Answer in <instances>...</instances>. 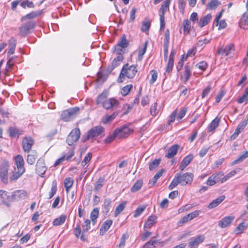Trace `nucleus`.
<instances>
[{
    "label": "nucleus",
    "mask_w": 248,
    "mask_h": 248,
    "mask_svg": "<svg viewBox=\"0 0 248 248\" xmlns=\"http://www.w3.org/2000/svg\"><path fill=\"white\" fill-rule=\"evenodd\" d=\"M193 174L190 172H186L183 174L177 173L171 183L168 186L170 190H172L178 184L182 186L191 184L193 179Z\"/></svg>",
    "instance_id": "f257e3e1"
},
{
    "label": "nucleus",
    "mask_w": 248,
    "mask_h": 248,
    "mask_svg": "<svg viewBox=\"0 0 248 248\" xmlns=\"http://www.w3.org/2000/svg\"><path fill=\"white\" fill-rule=\"evenodd\" d=\"M138 72L137 65H129L126 64L123 66L121 73L118 79L119 83H122L124 81L123 78L126 77L128 78H133Z\"/></svg>",
    "instance_id": "f03ea898"
},
{
    "label": "nucleus",
    "mask_w": 248,
    "mask_h": 248,
    "mask_svg": "<svg viewBox=\"0 0 248 248\" xmlns=\"http://www.w3.org/2000/svg\"><path fill=\"white\" fill-rule=\"evenodd\" d=\"M105 98V95L103 93L99 94L96 99V104L102 103L103 107L106 109L115 108L119 104V101L115 98H111L104 100Z\"/></svg>",
    "instance_id": "7ed1b4c3"
},
{
    "label": "nucleus",
    "mask_w": 248,
    "mask_h": 248,
    "mask_svg": "<svg viewBox=\"0 0 248 248\" xmlns=\"http://www.w3.org/2000/svg\"><path fill=\"white\" fill-rule=\"evenodd\" d=\"M104 131V129L102 126H95L90 129L86 135L83 136L82 140L85 142L90 139H93L100 135Z\"/></svg>",
    "instance_id": "20e7f679"
},
{
    "label": "nucleus",
    "mask_w": 248,
    "mask_h": 248,
    "mask_svg": "<svg viewBox=\"0 0 248 248\" xmlns=\"http://www.w3.org/2000/svg\"><path fill=\"white\" fill-rule=\"evenodd\" d=\"M79 110L78 108L75 107L63 111L61 116V119L64 122L72 120L76 117L77 113L79 111Z\"/></svg>",
    "instance_id": "39448f33"
},
{
    "label": "nucleus",
    "mask_w": 248,
    "mask_h": 248,
    "mask_svg": "<svg viewBox=\"0 0 248 248\" xmlns=\"http://www.w3.org/2000/svg\"><path fill=\"white\" fill-rule=\"evenodd\" d=\"M117 131L118 139H124L133 132V128L129 125L124 124L123 126L115 129Z\"/></svg>",
    "instance_id": "423d86ee"
},
{
    "label": "nucleus",
    "mask_w": 248,
    "mask_h": 248,
    "mask_svg": "<svg viewBox=\"0 0 248 248\" xmlns=\"http://www.w3.org/2000/svg\"><path fill=\"white\" fill-rule=\"evenodd\" d=\"M8 162L4 161L0 165V178L1 181L5 184H7L8 182Z\"/></svg>",
    "instance_id": "0eeeda50"
},
{
    "label": "nucleus",
    "mask_w": 248,
    "mask_h": 248,
    "mask_svg": "<svg viewBox=\"0 0 248 248\" xmlns=\"http://www.w3.org/2000/svg\"><path fill=\"white\" fill-rule=\"evenodd\" d=\"M35 23L34 22H28L19 28V34L21 36L25 37L31 32V31L35 27Z\"/></svg>",
    "instance_id": "6e6552de"
},
{
    "label": "nucleus",
    "mask_w": 248,
    "mask_h": 248,
    "mask_svg": "<svg viewBox=\"0 0 248 248\" xmlns=\"http://www.w3.org/2000/svg\"><path fill=\"white\" fill-rule=\"evenodd\" d=\"M80 130L78 128H75L72 130L68 136L66 142L69 145H72L73 143L78 140L80 137Z\"/></svg>",
    "instance_id": "1a4fd4ad"
},
{
    "label": "nucleus",
    "mask_w": 248,
    "mask_h": 248,
    "mask_svg": "<svg viewBox=\"0 0 248 248\" xmlns=\"http://www.w3.org/2000/svg\"><path fill=\"white\" fill-rule=\"evenodd\" d=\"M36 172L38 175L43 177L45 173L47 167L46 166L44 159L40 158L37 161L36 164Z\"/></svg>",
    "instance_id": "9d476101"
},
{
    "label": "nucleus",
    "mask_w": 248,
    "mask_h": 248,
    "mask_svg": "<svg viewBox=\"0 0 248 248\" xmlns=\"http://www.w3.org/2000/svg\"><path fill=\"white\" fill-rule=\"evenodd\" d=\"M204 239V236L203 235L191 237L188 242V247L189 248H197L199 244L203 242Z\"/></svg>",
    "instance_id": "9b49d317"
},
{
    "label": "nucleus",
    "mask_w": 248,
    "mask_h": 248,
    "mask_svg": "<svg viewBox=\"0 0 248 248\" xmlns=\"http://www.w3.org/2000/svg\"><path fill=\"white\" fill-rule=\"evenodd\" d=\"M235 218L234 216H229L222 218L218 223V226L221 228H225L229 226Z\"/></svg>",
    "instance_id": "f8f14e48"
},
{
    "label": "nucleus",
    "mask_w": 248,
    "mask_h": 248,
    "mask_svg": "<svg viewBox=\"0 0 248 248\" xmlns=\"http://www.w3.org/2000/svg\"><path fill=\"white\" fill-rule=\"evenodd\" d=\"M34 144L33 140L31 137H26L22 140V145L23 150L29 152Z\"/></svg>",
    "instance_id": "ddd939ff"
},
{
    "label": "nucleus",
    "mask_w": 248,
    "mask_h": 248,
    "mask_svg": "<svg viewBox=\"0 0 248 248\" xmlns=\"http://www.w3.org/2000/svg\"><path fill=\"white\" fill-rule=\"evenodd\" d=\"M233 51V45L231 44L226 46L224 48L221 47L219 48L217 53L222 56H226L232 53Z\"/></svg>",
    "instance_id": "4468645a"
},
{
    "label": "nucleus",
    "mask_w": 248,
    "mask_h": 248,
    "mask_svg": "<svg viewBox=\"0 0 248 248\" xmlns=\"http://www.w3.org/2000/svg\"><path fill=\"white\" fill-rule=\"evenodd\" d=\"M27 193L26 191L23 190H19L15 191L13 194V201H18L21 199H25L27 196Z\"/></svg>",
    "instance_id": "2eb2a0df"
},
{
    "label": "nucleus",
    "mask_w": 248,
    "mask_h": 248,
    "mask_svg": "<svg viewBox=\"0 0 248 248\" xmlns=\"http://www.w3.org/2000/svg\"><path fill=\"white\" fill-rule=\"evenodd\" d=\"M6 191L0 190V198L2 202L6 205H8L10 202L13 201L12 195L10 196Z\"/></svg>",
    "instance_id": "dca6fc26"
},
{
    "label": "nucleus",
    "mask_w": 248,
    "mask_h": 248,
    "mask_svg": "<svg viewBox=\"0 0 248 248\" xmlns=\"http://www.w3.org/2000/svg\"><path fill=\"white\" fill-rule=\"evenodd\" d=\"M115 68L114 66L110 64L109 65L105 71L103 73L98 74V78L99 80H102L103 81L105 80L108 75L112 72V71Z\"/></svg>",
    "instance_id": "f3484780"
},
{
    "label": "nucleus",
    "mask_w": 248,
    "mask_h": 248,
    "mask_svg": "<svg viewBox=\"0 0 248 248\" xmlns=\"http://www.w3.org/2000/svg\"><path fill=\"white\" fill-rule=\"evenodd\" d=\"M193 158V155L192 154H189L187 156H186L181 162L180 166L179 169L181 170H183L189 164L191 161L192 160Z\"/></svg>",
    "instance_id": "a211bd4d"
},
{
    "label": "nucleus",
    "mask_w": 248,
    "mask_h": 248,
    "mask_svg": "<svg viewBox=\"0 0 248 248\" xmlns=\"http://www.w3.org/2000/svg\"><path fill=\"white\" fill-rule=\"evenodd\" d=\"M180 148V146L178 144H174L172 145L168 150V153L165 156L168 158H171L173 157L177 153L178 150Z\"/></svg>",
    "instance_id": "6ab92c4d"
},
{
    "label": "nucleus",
    "mask_w": 248,
    "mask_h": 248,
    "mask_svg": "<svg viewBox=\"0 0 248 248\" xmlns=\"http://www.w3.org/2000/svg\"><path fill=\"white\" fill-rule=\"evenodd\" d=\"M157 217L155 215H152L148 217L144 225V229H150L156 222Z\"/></svg>",
    "instance_id": "aec40b11"
},
{
    "label": "nucleus",
    "mask_w": 248,
    "mask_h": 248,
    "mask_svg": "<svg viewBox=\"0 0 248 248\" xmlns=\"http://www.w3.org/2000/svg\"><path fill=\"white\" fill-rule=\"evenodd\" d=\"M15 162L16 165L18 170H20L21 172H25L24 167V161L22 156L21 155H17L15 158Z\"/></svg>",
    "instance_id": "412c9836"
},
{
    "label": "nucleus",
    "mask_w": 248,
    "mask_h": 248,
    "mask_svg": "<svg viewBox=\"0 0 248 248\" xmlns=\"http://www.w3.org/2000/svg\"><path fill=\"white\" fill-rule=\"evenodd\" d=\"M112 224V220L108 219L106 220L102 224L100 229V234L103 235L105 232L109 229Z\"/></svg>",
    "instance_id": "4be33fe9"
},
{
    "label": "nucleus",
    "mask_w": 248,
    "mask_h": 248,
    "mask_svg": "<svg viewBox=\"0 0 248 248\" xmlns=\"http://www.w3.org/2000/svg\"><path fill=\"white\" fill-rule=\"evenodd\" d=\"M118 115V112L115 111L110 115H106L104 116L102 119V121L103 124H107L111 122Z\"/></svg>",
    "instance_id": "5701e85b"
},
{
    "label": "nucleus",
    "mask_w": 248,
    "mask_h": 248,
    "mask_svg": "<svg viewBox=\"0 0 248 248\" xmlns=\"http://www.w3.org/2000/svg\"><path fill=\"white\" fill-rule=\"evenodd\" d=\"M225 198L224 195H221L216 199L213 200L208 206L209 209H213L217 207L220 204Z\"/></svg>",
    "instance_id": "b1692460"
},
{
    "label": "nucleus",
    "mask_w": 248,
    "mask_h": 248,
    "mask_svg": "<svg viewBox=\"0 0 248 248\" xmlns=\"http://www.w3.org/2000/svg\"><path fill=\"white\" fill-rule=\"evenodd\" d=\"M37 157V153L36 151H32L27 156V161L30 165L34 164Z\"/></svg>",
    "instance_id": "393cba45"
},
{
    "label": "nucleus",
    "mask_w": 248,
    "mask_h": 248,
    "mask_svg": "<svg viewBox=\"0 0 248 248\" xmlns=\"http://www.w3.org/2000/svg\"><path fill=\"white\" fill-rule=\"evenodd\" d=\"M248 25V11L245 12L239 22V26L244 29H247L245 26Z\"/></svg>",
    "instance_id": "a878e982"
},
{
    "label": "nucleus",
    "mask_w": 248,
    "mask_h": 248,
    "mask_svg": "<svg viewBox=\"0 0 248 248\" xmlns=\"http://www.w3.org/2000/svg\"><path fill=\"white\" fill-rule=\"evenodd\" d=\"M191 75V72L189 66L188 65H186L185 66L184 76L181 77V78L184 83H186L187 82Z\"/></svg>",
    "instance_id": "bb28decb"
},
{
    "label": "nucleus",
    "mask_w": 248,
    "mask_h": 248,
    "mask_svg": "<svg viewBox=\"0 0 248 248\" xmlns=\"http://www.w3.org/2000/svg\"><path fill=\"white\" fill-rule=\"evenodd\" d=\"M241 170V169L237 168L236 169L233 170L229 173H227L226 175L222 177L221 179V183L226 182L228 179L234 176L236 173L239 172Z\"/></svg>",
    "instance_id": "cd10ccee"
},
{
    "label": "nucleus",
    "mask_w": 248,
    "mask_h": 248,
    "mask_svg": "<svg viewBox=\"0 0 248 248\" xmlns=\"http://www.w3.org/2000/svg\"><path fill=\"white\" fill-rule=\"evenodd\" d=\"M212 18L211 14H208L206 16L201 18L199 22V26L201 28H202L209 22Z\"/></svg>",
    "instance_id": "c85d7f7f"
},
{
    "label": "nucleus",
    "mask_w": 248,
    "mask_h": 248,
    "mask_svg": "<svg viewBox=\"0 0 248 248\" xmlns=\"http://www.w3.org/2000/svg\"><path fill=\"white\" fill-rule=\"evenodd\" d=\"M65 215H61L59 217L55 218L52 222L53 226H60L64 223L66 219Z\"/></svg>",
    "instance_id": "c756f323"
},
{
    "label": "nucleus",
    "mask_w": 248,
    "mask_h": 248,
    "mask_svg": "<svg viewBox=\"0 0 248 248\" xmlns=\"http://www.w3.org/2000/svg\"><path fill=\"white\" fill-rule=\"evenodd\" d=\"M148 44V42L146 41L143 46L139 48L138 51V59L139 61H141L142 59L143 56L146 51Z\"/></svg>",
    "instance_id": "7c9ffc66"
},
{
    "label": "nucleus",
    "mask_w": 248,
    "mask_h": 248,
    "mask_svg": "<svg viewBox=\"0 0 248 248\" xmlns=\"http://www.w3.org/2000/svg\"><path fill=\"white\" fill-rule=\"evenodd\" d=\"M99 216V209L98 208H95L91 212L90 215V218L91 219L92 224L94 225L96 223V220L98 217Z\"/></svg>",
    "instance_id": "2f4dec72"
},
{
    "label": "nucleus",
    "mask_w": 248,
    "mask_h": 248,
    "mask_svg": "<svg viewBox=\"0 0 248 248\" xmlns=\"http://www.w3.org/2000/svg\"><path fill=\"white\" fill-rule=\"evenodd\" d=\"M128 45V42L126 38V36L123 34V36L119 40L117 46L122 48L126 47Z\"/></svg>",
    "instance_id": "473e14b6"
},
{
    "label": "nucleus",
    "mask_w": 248,
    "mask_h": 248,
    "mask_svg": "<svg viewBox=\"0 0 248 248\" xmlns=\"http://www.w3.org/2000/svg\"><path fill=\"white\" fill-rule=\"evenodd\" d=\"M112 202L110 199H106L104 201V204L103 205L104 212L106 215L108 214L110 210L111 207Z\"/></svg>",
    "instance_id": "72a5a7b5"
},
{
    "label": "nucleus",
    "mask_w": 248,
    "mask_h": 248,
    "mask_svg": "<svg viewBox=\"0 0 248 248\" xmlns=\"http://www.w3.org/2000/svg\"><path fill=\"white\" fill-rule=\"evenodd\" d=\"M248 157V151H246L243 154L240 155V156L238 158H237L236 159L234 160L233 162H232L231 163V166H233L235 164L242 162Z\"/></svg>",
    "instance_id": "f704fd0d"
},
{
    "label": "nucleus",
    "mask_w": 248,
    "mask_h": 248,
    "mask_svg": "<svg viewBox=\"0 0 248 248\" xmlns=\"http://www.w3.org/2000/svg\"><path fill=\"white\" fill-rule=\"evenodd\" d=\"M219 123V119L216 117L215 119H214L208 128V131L209 132L213 131L218 126Z\"/></svg>",
    "instance_id": "c9c22d12"
},
{
    "label": "nucleus",
    "mask_w": 248,
    "mask_h": 248,
    "mask_svg": "<svg viewBox=\"0 0 248 248\" xmlns=\"http://www.w3.org/2000/svg\"><path fill=\"white\" fill-rule=\"evenodd\" d=\"M164 171L163 169H161L155 174L152 180L149 181V184L151 185V186H153L156 184L157 180L162 175Z\"/></svg>",
    "instance_id": "e433bc0d"
},
{
    "label": "nucleus",
    "mask_w": 248,
    "mask_h": 248,
    "mask_svg": "<svg viewBox=\"0 0 248 248\" xmlns=\"http://www.w3.org/2000/svg\"><path fill=\"white\" fill-rule=\"evenodd\" d=\"M74 183V180L70 177H68L64 180V186L67 193L69 192L70 188L72 186Z\"/></svg>",
    "instance_id": "4c0bfd02"
},
{
    "label": "nucleus",
    "mask_w": 248,
    "mask_h": 248,
    "mask_svg": "<svg viewBox=\"0 0 248 248\" xmlns=\"http://www.w3.org/2000/svg\"><path fill=\"white\" fill-rule=\"evenodd\" d=\"M248 227V225L245 222L240 223L236 228L235 232L236 234H241Z\"/></svg>",
    "instance_id": "58836bf2"
},
{
    "label": "nucleus",
    "mask_w": 248,
    "mask_h": 248,
    "mask_svg": "<svg viewBox=\"0 0 248 248\" xmlns=\"http://www.w3.org/2000/svg\"><path fill=\"white\" fill-rule=\"evenodd\" d=\"M126 205V202H124L120 203L116 208L114 212L115 217H117L124 209Z\"/></svg>",
    "instance_id": "ea45409f"
},
{
    "label": "nucleus",
    "mask_w": 248,
    "mask_h": 248,
    "mask_svg": "<svg viewBox=\"0 0 248 248\" xmlns=\"http://www.w3.org/2000/svg\"><path fill=\"white\" fill-rule=\"evenodd\" d=\"M142 184L143 182L142 180H139L137 181L136 183L134 184V185L131 188V192H135L139 190L141 188Z\"/></svg>",
    "instance_id": "a19ab883"
},
{
    "label": "nucleus",
    "mask_w": 248,
    "mask_h": 248,
    "mask_svg": "<svg viewBox=\"0 0 248 248\" xmlns=\"http://www.w3.org/2000/svg\"><path fill=\"white\" fill-rule=\"evenodd\" d=\"M117 131L115 130L113 132V133L108 136L104 140V142L106 143H109L111 142L112 141L114 140L116 138H118V136L117 135Z\"/></svg>",
    "instance_id": "79ce46f5"
},
{
    "label": "nucleus",
    "mask_w": 248,
    "mask_h": 248,
    "mask_svg": "<svg viewBox=\"0 0 248 248\" xmlns=\"http://www.w3.org/2000/svg\"><path fill=\"white\" fill-rule=\"evenodd\" d=\"M160 162V159H156L151 162L149 166L150 170L152 171L156 169L159 165Z\"/></svg>",
    "instance_id": "37998d69"
},
{
    "label": "nucleus",
    "mask_w": 248,
    "mask_h": 248,
    "mask_svg": "<svg viewBox=\"0 0 248 248\" xmlns=\"http://www.w3.org/2000/svg\"><path fill=\"white\" fill-rule=\"evenodd\" d=\"M104 185V179L100 178L98 180V181L95 183L94 190L95 192H98L101 189L102 187Z\"/></svg>",
    "instance_id": "c03bdc74"
},
{
    "label": "nucleus",
    "mask_w": 248,
    "mask_h": 248,
    "mask_svg": "<svg viewBox=\"0 0 248 248\" xmlns=\"http://www.w3.org/2000/svg\"><path fill=\"white\" fill-rule=\"evenodd\" d=\"M57 190V182L56 180H54L52 184L51 190L49 193V199H50L54 196V195L56 193Z\"/></svg>",
    "instance_id": "a18cd8bd"
},
{
    "label": "nucleus",
    "mask_w": 248,
    "mask_h": 248,
    "mask_svg": "<svg viewBox=\"0 0 248 248\" xmlns=\"http://www.w3.org/2000/svg\"><path fill=\"white\" fill-rule=\"evenodd\" d=\"M133 86L132 84H128L124 86L121 90V93L123 96H126L127 95L131 90L132 89Z\"/></svg>",
    "instance_id": "49530a36"
},
{
    "label": "nucleus",
    "mask_w": 248,
    "mask_h": 248,
    "mask_svg": "<svg viewBox=\"0 0 248 248\" xmlns=\"http://www.w3.org/2000/svg\"><path fill=\"white\" fill-rule=\"evenodd\" d=\"M183 26L184 28V33H187L189 31L191 27L190 21L188 20H184L183 22Z\"/></svg>",
    "instance_id": "de8ad7c7"
},
{
    "label": "nucleus",
    "mask_w": 248,
    "mask_h": 248,
    "mask_svg": "<svg viewBox=\"0 0 248 248\" xmlns=\"http://www.w3.org/2000/svg\"><path fill=\"white\" fill-rule=\"evenodd\" d=\"M91 221L89 219L85 220L83 224L82 225L83 232H87L91 228Z\"/></svg>",
    "instance_id": "09e8293b"
},
{
    "label": "nucleus",
    "mask_w": 248,
    "mask_h": 248,
    "mask_svg": "<svg viewBox=\"0 0 248 248\" xmlns=\"http://www.w3.org/2000/svg\"><path fill=\"white\" fill-rule=\"evenodd\" d=\"M146 209V206L144 205H140L139 206L136 210L134 214V217H137L140 216L142 212Z\"/></svg>",
    "instance_id": "8fccbe9b"
},
{
    "label": "nucleus",
    "mask_w": 248,
    "mask_h": 248,
    "mask_svg": "<svg viewBox=\"0 0 248 248\" xmlns=\"http://www.w3.org/2000/svg\"><path fill=\"white\" fill-rule=\"evenodd\" d=\"M24 172H21L20 170H18L15 172H13L12 175L10 177V180L12 181L17 180Z\"/></svg>",
    "instance_id": "3c124183"
},
{
    "label": "nucleus",
    "mask_w": 248,
    "mask_h": 248,
    "mask_svg": "<svg viewBox=\"0 0 248 248\" xmlns=\"http://www.w3.org/2000/svg\"><path fill=\"white\" fill-rule=\"evenodd\" d=\"M157 243L156 240H151L146 243L143 247V248H155Z\"/></svg>",
    "instance_id": "603ef678"
},
{
    "label": "nucleus",
    "mask_w": 248,
    "mask_h": 248,
    "mask_svg": "<svg viewBox=\"0 0 248 248\" xmlns=\"http://www.w3.org/2000/svg\"><path fill=\"white\" fill-rule=\"evenodd\" d=\"M41 14V12L40 11H35L32 12L25 16L24 18L30 19L33 18L37 16H39Z\"/></svg>",
    "instance_id": "864d4df0"
},
{
    "label": "nucleus",
    "mask_w": 248,
    "mask_h": 248,
    "mask_svg": "<svg viewBox=\"0 0 248 248\" xmlns=\"http://www.w3.org/2000/svg\"><path fill=\"white\" fill-rule=\"evenodd\" d=\"M196 67L201 70L202 71H204L207 67V63L204 61H202L198 63L196 65Z\"/></svg>",
    "instance_id": "5fc2aeb1"
},
{
    "label": "nucleus",
    "mask_w": 248,
    "mask_h": 248,
    "mask_svg": "<svg viewBox=\"0 0 248 248\" xmlns=\"http://www.w3.org/2000/svg\"><path fill=\"white\" fill-rule=\"evenodd\" d=\"M20 6L23 8H26V7L29 8H33L34 7V3L32 1L28 0L22 2L20 3Z\"/></svg>",
    "instance_id": "6e6d98bb"
},
{
    "label": "nucleus",
    "mask_w": 248,
    "mask_h": 248,
    "mask_svg": "<svg viewBox=\"0 0 248 248\" xmlns=\"http://www.w3.org/2000/svg\"><path fill=\"white\" fill-rule=\"evenodd\" d=\"M152 74V77L150 80V84H153L156 80L157 78V72L155 70H153L151 71Z\"/></svg>",
    "instance_id": "4d7b16f0"
},
{
    "label": "nucleus",
    "mask_w": 248,
    "mask_h": 248,
    "mask_svg": "<svg viewBox=\"0 0 248 248\" xmlns=\"http://www.w3.org/2000/svg\"><path fill=\"white\" fill-rule=\"evenodd\" d=\"M92 157V154L91 153H88L84 157L83 161H82V165L84 166L88 162H90Z\"/></svg>",
    "instance_id": "13d9d810"
},
{
    "label": "nucleus",
    "mask_w": 248,
    "mask_h": 248,
    "mask_svg": "<svg viewBox=\"0 0 248 248\" xmlns=\"http://www.w3.org/2000/svg\"><path fill=\"white\" fill-rule=\"evenodd\" d=\"M177 114V109H175L170 115V119L168 122V124L169 125L171 124V123H172L174 122Z\"/></svg>",
    "instance_id": "bf43d9fd"
},
{
    "label": "nucleus",
    "mask_w": 248,
    "mask_h": 248,
    "mask_svg": "<svg viewBox=\"0 0 248 248\" xmlns=\"http://www.w3.org/2000/svg\"><path fill=\"white\" fill-rule=\"evenodd\" d=\"M151 26V23L149 21L143 22L141 27V30L143 32L147 31Z\"/></svg>",
    "instance_id": "052dcab7"
},
{
    "label": "nucleus",
    "mask_w": 248,
    "mask_h": 248,
    "mask_svg": "<svg viewBox=\"0 0 248 248\" xmlns=\"http://www.w3.org/2000/svg\"><path fill=\"white\" fill-rule=\"evenodd\" d=\"M173 64H174V61H168L166 68V73L169 74L172 69V68L173 67Z\"/></svg>",
    "instance_id": "680f3d73"
},
{
    "label": "nucleus",
    "mask_w": 248,
    "mask_h": 248,
    "mask_svg": "<svg viewBox=\"0 0 248 248\" xmlns=\"http://www.w3.org/2000/svg\"><path fill=\"white\" fill-rule=\"evenodd\" d=\"M223 174L222 172H219L218 173H216L215 174H213L212 175V176H214V179L216 182H220L221 183V179L222 178V176Z\"/></svg>",
    "instance_id": "e2e57ef3"
},
{
    "label": "nucleus",
    "mask_w": 248,
    "mask_h": 248,
    "mask_svg": "<svg viewBox=\"0 0 248 248\" xmlns=\"http://www.w3.org/2000/svg\"><path fill=\"white\" fill-rule=\"evenodd\" d=\"M74 233L77 238H78L81 233L80 226L79 224L77 225L73 231Z\"/></svg>",
    "instance_id": "0e129e2a"
},
{
    "label": "nucleus",
    "mask_w": 248,
    "mask_h": 248,
    "mask_svg": "<svg viewBox=\"0 0 248 248\" xmlns=\"http://www.w3.org/2000/svg\"><path fill=\"white\" fill-rule=\"evenodd\" d=\"M157 107V103H154L150 108V113L152 116H155L157 113V111L156 109Z\"/></svg>",
    "instance_id": "69168bd1"
},
{
    "label": "nucleus",
    "mask_w": 248,
    "mask_h": 248,
    "mask_svg": "<svg viewBox=\"0 0 248 248\" xmlns=\"http://www.w3.org/2000/svg\"><path fill=\"white\" fill-rule=\"evenodd\" d=\"M137 12V9L133 8L130 13L129 22H133L135 19V14Z\"/></svg>",
    "instance_id": "338daca9"
},
{
    "label": "nucleus",
    "mask_w": 248,
    "mask_h": 248,
    "mask_svg": "<svg viewBox=\"0 0 248 248\" xmlns=\"http://www.w3.org/2000/svg\"><path fill=\"white\" fill-rule=\"evenodd\" d=\"M218 4L219 3L217 0H213L208 3V7L209 9H213L216 8Z\"/></svg>",
    "instance_id": "774afa93"
}]
</instances>
